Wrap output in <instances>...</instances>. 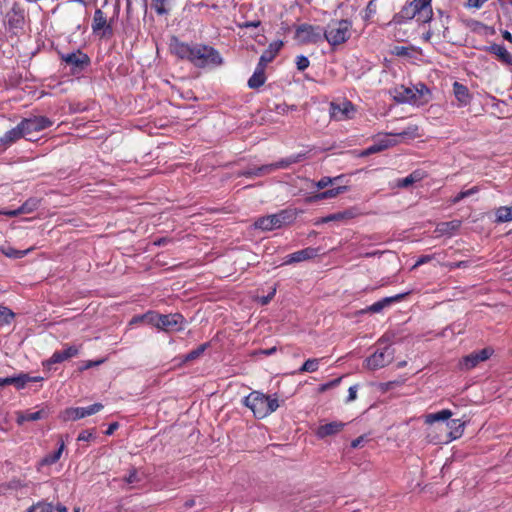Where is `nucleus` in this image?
Listing matches in <instances>:
<instances>
[{
	"label": "nucleus",
	"instance_id": "1",
	"mask_svg": "<svg viewBox=\"0 0 512 512\" xmlns=\"http://www.w3.org/2000/svg\"><path fill=\"white\" fill-rule=\"evenodd\" d=\"M243 404L250 408L254 416L259 419L267 417L279 407L276 394L269 396L259 391H252L244 398Z\"/></svg>",
	"mask_w": 512,
	"mask_h": 512
},
{
	"label": "nucleus",
	"instance_id": "2",
	"mask_svg": "<svg viewBox=\"0 0 512 512\" xmlns=\"http://www.w3.org/2000/svg\"><path fill=\"white\" fill-rule=\"evenodd\" d=\"M144 321L164 331H180L183 329L184 317L179 313L174 314H158L148 312L144 315L135 316L131 320V324Z\"/></svg>",
	"mask_w": 512,
	"mask_h": 512
},
{
	"label": "nucleus",
	"instance_id": "3",
	"mask_svg": "<svg viewBox=\"0 0 512 512\" xmlns=\"http://www.w3.org/2000/svg\"><path fill=\"white\" fill-rule=\"evenodd\" d=\"M433 17L431 2L427 0H413L407 3L397 14L398 22L412 20L416 18L417 22L428 23Z\"/></svg>",
	"mask_w": 512,
	"mask_h": 512
},
{
	"label": "nucleus",
	"instance_id": "4",
	"mask_svg": "<svg viewBox=\"0 0 512 512\" xmlns=\"http://www.w3.org/2000/svg\"><path fill=\"white\" fill-rule=\"evenodd\" d=\"M352 23L347 19L331 20L324 30V37L331 46L346 42L351 36Z\"/></svg>",
	"mask_w": 512,
	"mask_h": 512
},
{
	"label": "nucleus",
	"instance_id": "5",
	"mask_svg": "<svg viewBox=\"0 0 512 512\" xmlns=\"http://www.w3.org/2000/svg\"><path fill=\"white\" fill-rule=\"evenodd\" d=\"M190 62L198 67L218 66L222 63V58L217 50L211 46L203 44H194Z\"/></svg>",
	"mask_w": 512,
	"mask_h": 512
},
{
	"label": "nucleus",
	"instance_id": "6",
	"mask_svg": "<svg viewBox=\"0 0 512 512\" xmlns=\"http://www.w3.org/2000/svg\"><path fill=\"white\" fill-rule=\"evenodd\" d=\"M293 221V214L287 210L278 213L259 217L255 220L253 226L262 232H268L281 228L283 225Z\"/></svg>",
	"mask_w": 512,
	"mask_h": 512
},
{
	"label": "nucleus",
	"instance_id": "7",
	"mask_svg": "<svg viewBox=\"0 0 512 512\" xmlns=\"http://www.w3.org/2000/svg\"><path fill=\"white\" fill-rule=\"evenodd\" d=\"M394 358V349L385 346L383 349H377L370 357L366 359V366L370 370H377L390 364Z\"/></svg>",
	"mask_w": 512,
	"mask_h": 512
},
{
	"label": "nucleus",
	"instance_id": "8",
	"mask_svg": "<svg viewBox=\"0 0 512 512\" xmlns=\"http://www.w3.org/2000/svg\"><path fill=\"white\" fill-rule=\"evenodd\" d=\"M52 124L53 122L45 116L25 118L19 123L25 137H28L33 132L42 131L50 127Z\"/></svg>",
	"mask_w": 512,
	"mask_h": 512
},
{
	"label": "nucleus",
	"instance_id": "9",
	"mask_svg": "<svg viewBox=\"0 0 512 512\" xmlns=\"http://www.w3.org/2000/svg\"><path fill=\"white\" fill-rule=\"evenodd\" d=\"M61 59L67 65L71 66V70L73 73L82 71L84 67L87 66L89 63V57L80 51L63 54L61 56Z\"/></svg>",
	"mask_w": 512,
	"mask_h": 512
},
{
	"label": "nucleus",
	"instance_id": "10",
	"mask_svg": "<svg viewBox=\"0 0 512 512\" xmlns=\"http://www.w3.org/2000/svg\"><path fill=\"white\" fill-rule=\"evenodd\" d=\"M103 409L101 403H94L87 407L69 408L65 411V420H78L93 415Z\"/></svg>",
	"mask_w": 512,
	"mask_h": 512
},
{
	"label": "nucleus",
	"instance_id": "11",
	"mask_svg": "<svg viewBox=\"0 0 512 512\" xmlns=\"http://www.w3.org/2000/svg\"><path fill=\"white\" fill-rule=\"evenodd\" d=\"M355 113L354 106L349 101H344L340 104L331 103L330 115L336 121H343L353 117Z\"/></svg>",
	"mask_w": 512,
	"mask_h": 512
},
{
	"label": "nucleus",
	"instance_id": "12",
	"mask_svg": "<svg viewBox=\"0 0 512 512\" xmlns=\"http://www.w3.org/2000/svg\"><path fill=\"white\" fill-rule=\"evenodd\" d=\"M169 49L173 55L182 60H188L193 51V45L180 41L177 37H172L169 44Z\"/></svg>",
	"mask_w": 512,
	"mask_h": 512
},
{
	"label": "nucleus",
	"instance_id": "13",
	"mask_svg": "<svg viewBox=\"0 0 512 512\" xmlns=\"http://www.w3.org/2000/svg\"><path fill=\"white\" fill-rule=\"evenodd\" d=\"M296 37L301 42H316L321 37V30L311 25H301L296 31Z\"/></svg>",
	"mask_w": 512,
	"mask_h": 512
},
{
	"label": "nucleus",
	"instance_id": "14",
	"mask_svg": "<svg viewBox=\"0 0 512 512\" xmlns=\"http://www.w3.org/2000/svg\"><path fill=\"white\" fill-rule=\"evenodd\" d=\"M346 424L341 421H332L330 423H325L320 425L316 430V436L319 439H324L329 436H334L340 433Z\"/></svg>",
	"mask_w": 512,
	"mask_h": 512
},
{
	"label": "nucleus",
	"instance_id": "15",
	"mask_svg": "<svg viewBox=\"0 0 512 512\" xmlns=\"http://www.w3.org/2000/svg\"><path fill=\"white\" fill-rule=\"evenodd\" d=\"M92 30L94 33L102 31L101 36L112 34V27L107 23L106 16L101 9H97L93 16Z\"/></svg>",
	"mask_w": 512,
	"mask_h": 512
},
{
	"label": "nucleus",
	"instance_id": "16",
	"mask_svg": "<svg viewBox=\"0 0 512 512\" xmlns=\"http://www.w3.org/2000/svg\"><path fill=\"white\" fill-rule=\"evenodd\" d=\"M79 350L76 346H67L63 351H55L52 356L44 363L47 367L53 364L61 363L74 356H77Z\"/></svg>",
	"mask_w": 512,
	"mask_h": 512
},
{
	"label": "nucleus",
	"instance_id": "17",
	"mask_svg": "<svg viewBox=\"0 0 512 512\" xmlns=\"http://www.w3.org/2000/svg\"><path fill=\"white\" fill-rule=\"evenodd\" d=\"M413 105L422 106L427 104L432 99L430 89L423 83H418L413 86Z\"/></svg>",
	"mask_w": 512,
	"mask_h": 512
},
{
	"label": "nucleus",
	"instance_id": "18",
	"mask_svg": "<svg viewBox=\"0 0 512 512\" xmlns=\"http://www.w3.org/2000/svg\"><path fill=\"white\" fill-rule=\"evenodd\" d=\"M39 203L40 201L37 198H29L18 209L5 210L1 211L0 213L9 217H16L20 214H27L33 212L38 208Z\"/></svg>",
	"mask_w": 512,
	"mask_h": 512
},
{
	"label": "nucleus",
	"instance_id": "19",
	"mask_svg": "<svg viewBox=\"0 0 512 512\" xmlns=\"http://www.w3.org/2000/svg\"><path fill=\"white\" fill-rule=\"evenodd\" d=\"M47 416L48 412L45 409L37 411H19L16 413V422L18 425H23L27 421H38L46 418Z\"/></svg>",
	"mask_w": 512,
	"mask_h": 512
},
{
	"label": "nucleus",
	"instance_id": "20",
	"mask_svg": "<svg viewBox=\"0 0 512 512\" xmlns=\"http://www.w3.org/2000/svg\"><path fill=\"white\" fill-rule=\"evenodd\" d=\"M22 137H25V135L18 124L16 127L7 131L2 137H0V147L5 150Z\"/></svg>",
	"mask_w": 512,
	"mask_h": 512
},
{
	"label": "nucleus",
	"instance_id": "21",
	"mask_svg": "<svg viewBox=\"0 0 512 512\" xmlns=\"http://www.w3.org/2000/svg\"><path fill=\"white\" fill-rule=\"evenodd\" d=\"M462 222L454 219L448 222H441L436 226L435 232L438 236H452L461 227Z\"/></svg>",
	"mask_w": 512,
	"mask_h": 512
},
{
	"label": "nucleus",
	"instance_id": "22",
	"mask_svg": "<svg viewBox=\"0 0 512 512\" xmlns=\"http://www.w3.org/2000/svg\"><path fill=\"white\" fill-rule=\"evenodd\" d=\"M407 294L408 293H403V294H398V295L391 296V297H385V298H383V299L373 303L372 305H370L367 308V311H369L371 313H379L385 307L389 306L390 304H392L394 302H397V301H400L401 299H403L404 296L407 295Z\"/></svg>",
	"mask_w": 512,
	"mask_h": 512
},
{
	"label": "nucleus",
	"instance_id": "23",
	"mask_svg": "<svg viewBox=\"0 0 512 512\" xmlns=\"http://www.w3.org/2000/svg\"><path fill=\"white\" fill-rule=\"evenodd\" d=\"M446 426L449 429L448 440H456L463 435L465 422L460 419H449Z\"/></svg>",
	"mask_w": 512,
	"mask_h": 512
},
{
	"label": "nucleus",
	"instance_id": "24",
	"mask_svg": "<svg viewBox=\"0 0 512 512\" xmlns=\"http://www.w3.org/2000/svg\"><path fill=\"white\" fill-rule=\"evenodd\" d=\"M145 479V473L137 468L129 469L128 473L123 477L122 481L131 488L138 487Z\"/></svg>",
	"mask_w": 512,
	"mask_h": 512
},
{
	"label": "nucleus",
	"instance_id": "25",
	"mask_svg": "<svg viewBox=\"0 0 512 512\" xmlns=\"http://www.w3.org/2000/svg\"><path fill=\"white\" fill-rule=\"evenodd\" d=\"M487 51L497 56L501 62L512 66V55L504 46L499 44H492L487 48Z\"/></svg>",
	"mask_w": 512,
	"mask_h": 512
},
{
	"label": "nucleus",
	"instance_id": "26",
	"mask_svg": "<svg viewBox=\"0 0 512 512\" xmlns=\"http://www.w3.org/2000/svg\"><path fill=\"white\" fill-rule=\"evenodd\" d=\"M413 87L400 86L394 89V99L401 103L413 104Z\"/></svg>",
	"mask_w": 512,
	"mask_h": 512
},
{
	"label": "nucleus",
	"instance_id": "27",
	"mask_svg": "<svg viewBox=\"0 0 512 512\" xmlns=\"http://www.w3.org/2000/svg\"><path fill=\"white\" fill-rule=\"evenodd\" d=\"M348 190L347 186H339L336 188H332L329 190H326L324 192L318 193L316 195H313L308 198V202H316L322 199H328V198H334L338 196L341 193H344Z\"/></svg>",
	"mask_w": 512,
	"mask_h": 512
},
{
	"label": "nucleus",
	"instance_id": "28",
	"mask_svg": "<svg viewBox=\"0 0 512 512\" xmlns=\"http://www.w3.org/2000/svg\"><path fill=\"white\" fill-rule=\"evenodd\" d=\"M397 143H398V141L395 139H390V138L382 139V140L378 141L377 143L368 147L363 152V155L368 156V155H371L374 153H378L380 151L387 149L390 146L396 145Z\"/></svg>",
	"mask_w": 512,
	"mask_h": 512
},
{
	"label": "nucleus",
	"instance_id": "29",
	"mask_svg": "<svg viewBox=\"0 0 512 512\" xmlns=\"http://www.w3.org/2000/svg\"><path fill=\"white\" fill-rule=\"evenodd\" d=\"M265 68L262 65H257L253 75L248 80V86L252 89L259 88L265 83Z\"/></svg>",
	"mask_w": 512,
	"mask_h": 512
},
{
	"label": "nucleus",
	"instance_id": "30",
	"mask_svg": "<svg viewBox=\"0 0 512 512\" xmlns=\"http://www.w3.org/2000/svg\"><path fill=\"white\" fill-rule=\"evenodd\" d=\"M452 415L453 413L449 409H443L435 413H429L425 416V423L434 424L435 422L439 421H446L447 423Z\"/></svg>",
	"mask_w": 512,
	"mask_h": 512
},
{
	"label": "nucleus",
	"instance_id": "31",
	"mask_svg": "<svg viewBox=\"0 0 512 512\" xmlns=\"http://www.w3.org/2000/svg\"><path fill=\"white\" fill-rule=\"evenodd\" d=\"M453 91L455 97L457 98L461 105H467L469 103L470 95L467 87L458 82H455L453 84Z\"/></svg>",
	"mask_w": 512,
	"mask_h": 512
},
{
	"label": "nucleus",
	"instance_id": "32",
	"mask_svg": "<svg viewBox=\"0 0 512 512\" xmlns=\"http://www.w3.org/2000/svg\"><path fill=\"white\" fill-rule=\"evenodd\" d=\"M173 1L174 0H152L151 5L157 14L164 15L170 11Z\"/></svg>",
	"mask_w": 512,
	"mask_h": 512
},
{
	"label": "nucleus",
	"instance_id": "33",
	"mask_svg": "<svg viewBox=\"0 0 512 512\" xmlns=\"http://www.w3.org/2000/svg\"><path fill=\"white\" fill-rule=\"evenodd\" d=\"M64 448H65L64 442L61 441L60 445H59V447H58V449L56 451L46 455L43 458L42 464H44V465H52V464L56 463L60 459Z\"/></svg>",
	"mask_w": 512,
	"mask_h": 512
},
{
	"label": "nucleus",
	"instance_id": "34",
	"mask_svg": "<svg viewBox=\"0 0 512 512\" xmlns=\"http://www.w3.org/2000/svg\"><path fill=\"white\" fill-rule=\"evenodd\" d=\"M481 361L478 359V355L476 352H473L465 357H463L460 362L461 368L465 370H470L476 367Z\"/></svg>",
	"mask_w": 512,
	"mask_h": 512
},
{
	"label": "nucleus",
	"instance_id": "35",
	"mask_svg": "<svg viewBox=\"0 0 512 512\" xmlns=\"http://www.w3.org/2000/svg\"><path fill=\"white\" fill-rule=\"evenodd\" d=\"M512 220V205L507 207L503 206L496 211V221L499 223L508 222Z\"/></svg>",
	"mask_w": 512,
	"mask_h": 512
},
{
	"label": "nucleus",
	"instance_id": "36",
	"mask_svg": "<svg viewBox=\"0 0 512 512\" xmlns=\"http://www.w3.org/2000/svg\"><path fill=\"white\" fill-rule=\"evenodd\" d=\"M30 380V378L23 374L18 377H6L3 378L2 383L5 385L14 384L17 388H23L25 384Z\"/></svg>",
	"mask_w": 512,
	"mask_h": 512
},
{
	"label": "nucleus",
	"instance_id": "37",
	"mask_svg": "<svg viewBox=\"0 0 512 512\" xmlns=\"http://www.w3.org/2000/svg\"><path fill=\"white\" fill-rule=\"evenodd\" d=\"M302 157H303V155L298 154V155L290 156L286 159H282L278 162H275L274 163L275 170L288 168L291 164L301 161Z\"/></svg>",
	"mask_w": 512,
	"mask_h": 512
},
{
	"label": "nucleus",
	"instance_id": "38",
	"mask_svg": "<svg viewBox=\"0 0 512 512\" xmlns=\"http://www.w3.org/2000/svg\"><path fill=\"white\" fill-rule=\"evenodd\" d=\"M207 346H208V344H206V343L198 346L196 349H193L192 351L187 353L183 357L182 361L183 362H190V361L196 360L197 358H199L204 353V351L206 350Z\"/></svg>",
	"mask_w": 512,
	"mask_h": 512
},
{
	"label": "nucleus",
	"instance_id": "39",
	"mask_svg": "<svg viewBox=\"0 0 512 512\" xmlns=\"http://www.w3.org/2000/svg\"><path fill=\"white\" fill-rule=\"evenodd\" d=\"M318 367H319V359H316V358L308 359L299 368L298 373H304V372L312 373V372L317 371Z\"/></svg>",
	"mask_w": 512,
	"mask_h": 512
},
{
	"label": "nucleus",
	"instance_id": "40",
	"mask_svg": "<svg viewBox=\"0 0 512 512\" xmlns=\"http://www.w3.org/2000/svg\"><path fill=\"white\" fill-rule=\"evenodd\" d=\"M389 136L414 139L418 137V127L416 125H411L402 132L398 134H389Z\"/></svg>",
	"mask_w": 512,
	"mask_h": 512
},
{
	"label": "nucleus",
	"instance_id": "41",
	"mask_svg": "<svg viewBox=\"0 0 512 512\" xmlns=\"http://www.w3.org/2000/svg\"><path fill=\"white\" fill-rule=\"evenodd\" d=\"M31 512H53L54 506L51 503L45 501H39L29 507Z\"/></svg>",
	"mask_w": 512,
	"mask_h": 512
},
{
	"label": "nucleus",
	"instance_id": "42",
	"mask_svg": "<svg viewBox=\"0 0 512 512\" xmlns=\"http://www.w3.org/2000/svg\"><path fill=\"white\" fill-rule=\"evenodd\" d=\"M14 318V313L7 307L0 306V325H8Z\"/></svg>",
	"mask_w": 512,
	"mask_h": 512
},
{
	"label": "nucleus",
	"instance_id": "43",
	"mask_svg": "<svg viewBox=\"0 0 512 512\" xmlns=\"http://www.w3.org/2000/svg\"><path fill=\"white\" fill-rule=\"evenodd\" d=\"M422 176H421V173L420 172H413L411 173L410 175H408L407 177L403 178L400 182H399V186L400 187H403V188H406V187H409L410 185H412L413 183L421 180Z\"/></svg>",
	"mask_w": 512,
	"mask_h": 512
},
{
	"label": "nucleus",
	"instance_id": "44",
	"mask_svg": "<svg viewBox=\"0 0 512 512\" xmlns=\"http://www.w3.org/2000/svg\"><path fill=\"white\" fill-rule=\"evenodd\" d=\"M353 217V212L351 211H344V212H338L331 214L323 219V222H329V221H341L344 219H349Z\"/></svg>",
	"mask_w": 512,
	"mask_h": 512
},
{
	"label": "nucleus",
	"instance_id": "45",
	"mask_svg": "<svg viewBox=\"0 0 512 512\" xmlns=\"http://www.w3.org/2000/svg\"><path fill=\"white\" fill-rule=\"evenodd\" d=\"M275 58V50L267 49L260 57L258 65H262L263 68Z\"/></svg>",
	"mask_w": 512,
	"mask_h": 512
},
{
	"label": "nucleus",
	"instance_id": "46",
	"mask_svg": "<svg viewBox=\"0 0 512 512\" xmlns=\"http://www.w3.org/2000/svg\"><path fill=\"white\" fill-rule=\"evenodd\" d=\"M478 191V188L477 187H472L471 189H468L466 191H462L460 193H458L453 199H452V203H458L459 201H461L462 199L468 197V196H471L473 194H475L476 192Z\"/></svg>",
	"mask_w": 512,
	"mask_h": 512
},
{
	"label": "nucleus",
	"instance_id": "47",
	"mask_svg": "<svg viewBox=\"0 0 512 512\" xmlns=\"http://www.w3.org/2000/svg\"><path fill=\"white\" fill-rule=\"evenodd\" d=\"M340 178H341V176H338V177H335V178L323 177L318 182L315 183V186L318 189H324L327 186H329L330 184H333L334 182H336Z\"/></svg>",
	"mask_w": 512,
	"mask_h": 512
},
{
	"label": "nucleus",
	"instance_id": "48",
	"mask_svg": "<svg viewBox=\"0 0 512 512\" xmlns=\"http://www.w3.org/2000/svg\"><path fill=\"white\" fill-rule=\"evenodd\" d=\"M341 379L342 378L339 377V378L333 379V380H331V381H329L327 383L321 384L320 387H319V391L320 392H325V391H327V390H329L331 388H334V387L338 386L340 384V382H341Z\"/></svg>",
	"mask_w": 512,
	"mask_h": 512
},
{
	"label": "nucleus",
	"instance_id": "49",
	"mask_svg": "<svg viewBox=\"0 0 512 512\" xmlns=\"http://www.w3.org/2000/svg\"><path fill=\"white\" fill-rule=\"evenodd\" d=\"M96 438L94 430H84L79 435L78 441H92Z\"/></svg>",
	"mask_w": 512,
	"mask_h": 512
},
{
	"label": "nucleus",
	"instance_id": "50",
	"mask_svg": "<svg viewBox=\"0 0 512 512\" xmlns=\"http://www.w3.org/2000/svg\"><path fill=\"white\" fill-rule=\"evenodd\" d=\"M276 291H277V288L276 286H274L271 291L268 293V295H265V296H261V297H258V302L261 304V305H267L269 304V302L273 299V297L275 296L276 294Z\"/></svg>",
	"mask_w": 512,
	"mask_h": 512
},
{
	"label": "nucleus",
	"instance_id": "51",
	"mask_svg": "<svg viewBox=\"0 0 512 512\" xmlns=\"http://www.w3.org/2000/svg\"><path fill=\"white\" fill-rule=\"evenodd\" d=\"M257 171H258L259 177L270 174L273 171H275L274 163L257 167Z\"/></svg>",
	"mask_w": 512,
	"mask_h": 512
},
{
	"label": "nucleus",
	"instance_id": "52",
	"mask_svg": "<svg viewBox=\"0 0 512 512\" xmlns=\"http://www.w3.org/2000/svg\"><path fill=\"white\" fill-rule=\"evenodd\" d=\"M257 171H258L259 177L270 174L273 171H275L274 163L257 167Z\"/></svg>",
	"mask_w": 512,
	"mask_h": 512
},
{
	"label": "nucleus",
	"instance_id": "53",
	"mask_svg": "<svg viewBox=\"0 0 512 512\" xmlns=\"http://www.w3.org/2000/svg\"><path fill=\"white\" fill-rule=\"evenodd\" d=\"M309 63L310 62L307 57L303 55L297 56L296 65L298 70L304 71L306 68H308Z\"/></svg>",
	"mask_w": 512,
	"mask_h": 512
},
{
	"label": "nucleus",
	"instance_id": "54",
	"mask_svg": "<svg viewBox=\"0 0 512 512\" xmlns=\"http://www.w3.org/2000/svg\"><path fill=\"white\" fill-rule=\"evenodd\" d=\"M478 359L482 362L490 358L493 354V350L491 348H484L480 351H477Z\"/></svg>",
	"mask_w": 512,
	"mask_h": 512
},
{
	"label": "nucleus",
	"instance_id": "55",
	"mask_svg": "<svg viewBox=\"0 0 512 512\" xmlns=\"http://www.w3.org/2000/svg\"><path fill=\"white\" fill-rule=\"evenodd\" d=\"M241 176L253 178V177H259L257 167L255 168H249L247 170H244L240 173Z\"/></svg>",
	"mask_w": 512,
	"mask_h": 512
},
{
	"label": "nucleus",
	"instance_id": "56",
	"mask_svg": "<svg viewBox=\"0 0 512 512\" xmlns=\"http://www.w3.org/2000/svg\"><path fill=\"white\" fill-rule=\"evenodd\" d=\"M357 398V386L353 385L348 389L347 402H352Z\"/></svg>",
	"mask_w": 512,
	"mask_h": 512
},
{
	"label": "nucleus",
	"instance_id": "57",
	"mask_svg": "<svg viewBox=\"0 0 512 512\" xmlns=\"http://www.w3.org/2000/svg\"><path fill=\"white\" fill-rule=\"evenodd\" d=\"M487 0H467V7L479 9Z\"/></svg>",
	"mask_w": 512,
	"mask_h": 512
},
{
	"label": "nucleus",
	"instance_id": "58",
	"mask_svg": "<svg viewBox=\"0 0 512 512\" xmlns=\"http://www.w3.org/2000/svg\"><path fill=\"white\" fill-rule=\"evenodd\" d=\"M103 362H104V360H97V361L89 360V361H86V362H84V365L82 367H80V370H87V369L92 368L94 366H98V365H100Z\"/></svg>",
	"mask_w": 512,
	"mask_h": 512
},
{
	"label": "nucleus",
	"instance_id": "59",
	"mask_svg": "<svg viewBox=\"0 0 512 512\" xmlns=\"http://www.w3.org/2000/svg\"><path fill=\"white\" fill-rule=\"evenodd\" d=\"M277 348L274 346V347H271V348H268V349H259L256 354L257 355H265V356H270L272 354H274L276 352Z\"/></svg>",
	"mask_w": 512,
	"mask_h": 512
},
{
	"label": "nucleus",
	"instance_id": "60",
	"mask_svg": "<svg viewBox=\"0 0 512 512\" xmlns=\"http://www.w3.org/2000/svg\"><path fill=\"white\" fill-rule=\"evenodd\" d=\"M33 248L30 247L28 249H25L23 251H17V250H11L10 252H6V256H13V255H16V254H27V253H30L32 252Z\"/></svg>",
	"mask_w": 512,
	"mask_h": 512
},
{
	"label": "nucleus",
	"instance_id": "61",
	"mask_svg": "<svg viewBox=\"0 0 512 512\" xmlns=\"http://www.w3.org/2000/svg\"><path fill=\"white\" fill-rule=\"evenodd\" d=\"M118 427H119V424H118L117 422H113V423H111V424L108 426V428H107V430H106L105 434H106V435H112V434L114 433V431H115Z\"/></svg>",
	"mask_w": 512,
	"mask_h": 512
},
{
	"label": "nucleus",
	"instance_id": "62",
	"mask_svg": "<svg viewBox=\"0 0 512 512\" xmlns=\"http://www.w3.org/2000/svg\"><path fill=\"white\" fill-rule=\"evenodd\" d=\"M364 441V437L363 436H360L356 439H354L352 442H351V446L353 448H357L361 445V443Z\"/></svg>",
	"mask_w": 512,
	"mask_h": 512
},
{
	"label": "nucleus",
	"instance_id": "63",
	"mask_svg": "<svg viewBox=\"0 0 512 512\" xmlns=\"http://www.w3.org/2000/svg\"><path fill=\"white\" fill-rule=\"evenodd\" d=\"M502 36L505 40L512 43V34L509 31H507V30L503 31Z\"/></svg>",
	"mask_w": 512,
	"mask_h": 512
},
{
	"label": "nucleus",
	"instance_id": "64",
	"mask_svg": "<svg viewBox=\"0 0 512 512\" xmlns=\"http://www.w3.org/2000/svg\"><path fill=\"white\" fill-rule=\"evenodd\" d=\"M54 510L58 511V512H68V509L66 506L62 505V504H58Z\"/></svg>",
	"mask_w": 512,
	"mask_h": 512
}]
</instances>
